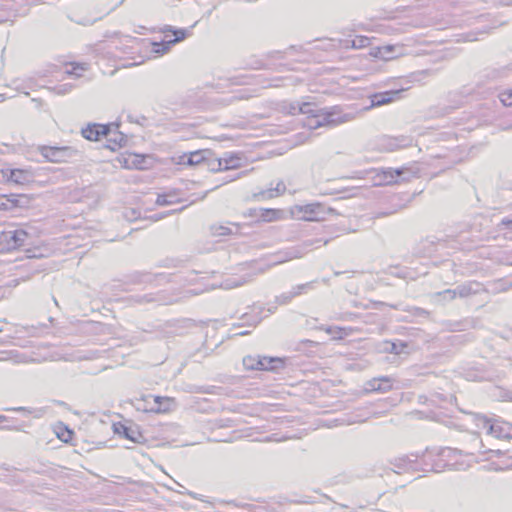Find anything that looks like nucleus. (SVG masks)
Wrapping results in <instances>:
<instances>
[{
    "label": "nucleus",
    "mask_w": 512,
    "mask_h": 512,
    "mask_svg": "<svg viewBox=\"0 0 512 512\" xmlns=\"http://www.w3.org/2000/svg\"><path fill=\"white\" fill-rule=\"evenodd\" d=\"M244 283H245L244 280H241V281L227 280L226 283H225V286H226V288L231 289V288H235V287L241 286Z\"/></svg>",
    "instance_id": "e433bc0d"
},
{
    "label": "nucleus",
    "mask_w": 512,
    "mask_h": 512,
    "mask_svg": "<svg viewBox=\"0 0 512 512\" xmlns=\"http://www.w3.org/2000/svg\"><path fill=\"white\" fill-rule=\"evenodd\" d=\"M313 283L314 282H307V283L299 284V285H296L295 287H293L292 292H293L294 296L297 297L304 293H307L309 290H312Z\"/></svg>",
    "instance_id": "5701e85b"
},
{
    "label": "nucleus",
    "mask_w": 512,
    "mask_h": 512,
    "mask_svg": "<svg viewBox=\"0 0 512 512\" xmlns=\"http://www.w3.org/2000/svg\"><path fill=\"white\" fill-rule=\"evenodd\" d=\"M401 90H390L380 93H375L370 96L371 99V107H379L382 105H386L394 101L399 97Z\"/></svg>",
    "instance_id": "1a4fd4ad"
},
{
    "label": "nucleus",
    "mask_w": 512,
    "mask_h": 512,
    "mask_svg": "<svg viewBox=\"0 0 512 512\" xmlns=\"http://www.w3.org/2000/svg\"><path fill=\"white\" fill-rule=\"evenodd\" d=\"M211 232L217 236H226L232 233L229 227L223 225H213L211 227Z\"/></svg>",
    "instance_id": "a878e982"
},
{
    "label": "nucleus",
    "mask_w": 512,
    "mask_h": 512,
    "mask_svg": "<svg viewBox=\"0 0 512 512\" xmlns=\"http://www.w3.org/2000/svg\"><path fill=\"white\" fill-rule=\"evenodd\" d=\"M243 365L247 370H257L258 369V356H246L243 358Z\"/></svg>",
    "instance_id": "393cba45"
},
{
    "label": "nucleus",
    "mask_w": 512,
    "mask_h": 512,
    "mask_svg": "<svg viewBox=\"0 0 512 512\" xmlns=\"http://www.w3.org/2000/svg\"><path fill=\"white\" fill-rule=\"evenodd\" d=\"M14 410L21 411V410H24V408L23 407H18V408H15Z\"/></svg>",
    "instance_id": "a18cd8bd"
},
{
    "label": "nucleus",
    "mask_w": 512,
    "mask_h": 512,
    "mask_svg": "<svg viewBox=\"0 0 512 512\" xmlns=\"http://www.w3.org/2000/svg\"><path fill=\"white\" fill-rule=\"evenodd\" d=\"M169 31H171L174 35V39L168 41L169 44L178 43L188 36L187 29H173L172 27H169Z\"/></svg>",
    "instance_id": "412c9836"
},
{
    "label": "nucleus",
    "mask_w": 512,
    "mask_h": 512,
    "mask_svg": "<svg viewBox=\"0 0 512 512\" xmlns=\"http://www.w3.org/2000/svg\"><path fill=\"white\" fill-rule=\"evenodd\" d=\"M500 100L504 106H512V89L500 95Z\"/></svg>",
    "instance_id": "2f4dec72"
},
{
    "label": "nucleus",
    "mask_w": 512,
    "mask_h": 512,
    "mask_svg": "<svg viewBox=\"0 0 512 512\" xmlns=\"http://www.w3.org/2000/svg\"><path fill=\"white\" fill-rule=\"evenodd\" d=\"M385 49L390 52L393 48L391 46H387Z\"/></svg>",
    "instance_id": "c03bdc74"
},
{
    "label": "nucleus",
    "mask_w": 512,
    "mask_h": 512,
    "mask_svg": "<svg viewBox=\"0 0 512 512\" xmlns=\"http://www.w3.org/2000/svg\"><path fill=\"white\" fill-rule=\"evenodd\" d=\"M449 292H453V289H446L444 291L436 292L433 294V298L438 299L439 301H451L456 297H452Z\"/></svg>",
    "instance_id": "bb28decb"
},
{
    "label": "nucleus",
    "mask_w": 512,
    "mask_h": 512,
    "mask_svg": "<svg viewBox=\"0 0 512 512\" xmlns=\"http://www.w3.org/2000/svg\"><path fill=\"white\" fill-rule=\"evenodd\" d=\"M114 431L115 433L122 435L134 443L143 444L146 442L145 436L142 434L139 426L136 424L125 425L122 423H117L114 424Z\"/></svg>",
    "instance_id": "20e7f679"
},
{
    "label": "nucleus",
    "mask_w": 512,
    "mask_h": 512,
    "mask_svg": "<svg viewBox=\"0 0 512 512\" xmlns=\"http://www.w3.org/2000/svg\"><path fill=\"white\" fill-rule=\"evenodd\" d=\"M203 166L213 172L224 171L222 158L211 159L207 157V161Z\"/></svg>",
    "instance_id": "a211bd4d"
},
{
    "label": "nucleus",
    "mask_w": 512,
    "mask_h": 512,
    "mask_svg": "<svg viewBox=\"0 0 512 512\" xmlns=\"http://www.w3.org/2000/svg\"><path fill=\"white\" fill-rule=\"evenodd\" d=\"M282 214L281 210L277 209H260L259 214H254L263 222H272L280 218ZM250 215H253L250 213Z\"/></svg>",
    "instance_id": "dca6fc26"
},
{
    "label": "nucleus",
    "mask_w": 512,
    "mask_h": 512,
    "mask_svg": "<svg viewBox=\"0 0 512 512\" xmlns=\"http://www.w3.org/2000/svg\"><path fill=\"white\" fill-rule=\"evenodd\" d=\"M388 173H392L395 180L409 181L412 177H417L418 171L410 167L388 168Z\"/></svg>",
    "instance_id": "9b49d317"
},
{
    "label": "nucleus",
    "mask_w": 512,
    "mask_h": 512,
    "mask_svg": "<svg viewBox=\"0 0 512 512\" xmlns=\"http://www.w3.org/2000/svg\"><path fill=\"white\" fill-rule=\"evenodd\" d=\"M369 42H370V40L368 37L360 36L357 39L352 41V46L354 48H362V47H366L367 45H369Z\"/></svg>",
    "instance_id": "c756f323"
},
{
    "label": "nucleus",
    "mask_w": 512,
    "mask_h": 512,
    "mask_svg": "<svg viewBox=\"0 0 512 512\" xmlns=\"http://www.w3.org/2000/svg\"><path fill=\"white\" fill-rule=\"evenodd\" d=\"M501 223L505 226H509L512 224V218L506 217V218L502 219Z\"/></svg>",
    "instance_id": "4c0bfd02"
},
{
    "label": "nucleus",
    "mask_w": 512,
    "mask_h": 512,
    "mask_svg": "<svg viewBox=\"0 0 512 512\" xmlns=\"http://www.w3.org/2000/svg\"><path fill=\"white\" fill-rule=\"evenodd\" d=\"M389 141L391 142V143L389 144V147H390V149H391V150H394L395 148H397V147L399 146V145H397V144H395V143H394V142H395V140L390 139Z\"/></svg>",
    "instance_id": "58836bf2"
},
{
    "label": "nucleus",
    "mask_w": 512,
    "mask_h": 512,
    "mask_svg": "<svg viewBox=\"0 0 512 512\" xmlns=\"http://www.w3.org/2000/svg\"><path fill=\"white\" fill-rule=\"evenodd\" d=\"M379 185H393L398 183V180L394 179L392 173H388V168L382 170L381 173L378 174Z\"/></svg>",
    "instance_id": "6ab92c4d"
},
{
    "label": "nucleus",
    "mask_w": 512,
    "mask_h": 512,
    "mask_svg": "<svg viewBox=\"0 0 512 512\" xmlns=\"http://www.w3.org/2000/svg\"><path fill=\"white\" fill-rule=\"evenodd\" d=\"M474 286H479V284L468 282L457 286L455 289H453V292L449 293L452 295V297L466 298L478 292Z\"/></svg>",
    "instance_id": "f8f14e48"
},
{
    "label": "nucleus",
    "mask_w": 512,
    "mask_h": 512,
    "mask_svg": "<svg viewBox=\"0 0 512 512\" xmlns=\"http://www.w3.org/2000/svg\"><path fill=\"white\" fill-rule=\"evenodd\" d=\"M234 179H236V177H230L229 179H225L224 181L229 182V181H233Z\"/></svg>",
    "instance_id": "37998d69"
},
{
    "label": "nucleus",
    "mask_w": 512,
    "mask_h": 512,
    "mask_svg": "<svg viewBox=\"0 0 512 512\" xmlns=\"http://www.w3.org/2000/svg\"><path fill=\"white\" fill-rule=\"evenodd\" d=\"M306 126L310 129H317L319 127H322V124L320 122V118L318 116V113L313 114L306 123Z\"/></svg>",
    "instance_id": "c85d7f7f"
},
{
    "label": "nucleus",
    "mask_w": 512,
    "mask_h": 512,
    "mask_svg": "<svg viewBox=\"0 0 512 512\" xmlns=\"http://www.w3.org/2000/svg\"><path fill=\"white\" fill-rule=\"evenodd\" d=\"M406 347L407 345L405 343H400L399 345L396 343H391L388 350L390 353L400 354Z\"/></svg>",
    "instance_id": "473e14b6"
},
{
    "label": "nucleus",
    "mask_w": 512,
    "mask_h": 512,
    "mask_svg": "<svg viewBox=\"0 0 512 512\" xmlns=\"http://www.w3.org/2000/svg\"><path fill=\"white\" fill-rule=\"evenodd\" d=\"M28 233L23 229L0 231V253H7L25 246Z\"/></svg>",
    "instance_id": "f257e3e1"
},
{
    "label": "nucleus",
    "mask_w": 512,
    "mask_h": 512,
    "mask_svg": "<svg viewBox=\"0 0 512 512\" xmlns=\"http://www.w3.org/2000/svg\"><path fill=\"white\" fill-rule=\"evenodd\" d=\"M176 201V195L174 194H160L157 197L156 203L158 205H170Z\"/></svg>",
    "instance_id": "b1692460"
},
{
    "label": "nucleus",
    "mask_w": 512,
    "mask_h": 512,
    "mask_svg": "<svg viewBox=\"0 0 512 512\" xmlns=\"http://www.w3.org/2000/svg\"><path fill=\"white\" fill-rule=\"evenodd\" d=\"M421 74L430 75L431 72L429 70H423V71H421Z\"/></svg>",
    "instance_id": "ea45409f"
},
{
    "label": "nucleus",
    "mask_w": 512,
    "mask_h": 512,
    "mask_svg": "<svg viewBox=\"0 0 512 512\" xmlns=\"http://www.w3.org/2000/svg\"><path fill=\"white\" fill-rule=\"evenodd\" d=\"M488 426V433L494 435L496 437H500L498 433V426L495 424H490L488 420L485 419V427Z\"/></svg>",
    "instance_id": "c9c22d12"
},
{
    "label": "nucleus",
    "mask_w": 512,
    "mask_h": 512,
    "mask_svg": "<svg viewBox=\"0 0 512 512\" xmlns=\"http://www.w3.org/2000/svg\"><path fill=\"white\" fill-rule=\"evenodd\" d=\"M8 181L15 184L25 185L33 181L34 174L31 170L27 169H10L5 173Z\"/></svg>",
    "instance_id": "0eeeda50"
},
{
    "label": "nucleus",
    "mask_w": 512,
    "mask_h": 512,
    "mask_svg": "<svg viewBox=\"0 0 512 512\" xmlns=\"http://www.w3.org/2000/svg\"><path fill=\"white\" fill-rule=\"evenodd\" d=\"M399 461V464H398V467L399 468H407L414 460L410 458V456H403L401 458L398 459Z\"/></svg>",
    "instance_id": "f704fd0d"
},
{
    "label": "nucleus",
    "mask_w": 512,
    "mask_h": 512,
    "mask_svg": "<svg viewBox=\"0 0 512 512\" xmlns=\"http://www.w3.org/2000/svg\"><path fill=\"white\" fill-rule=\"evenodd\" d=\"M132 299L135 303H138L140 305L149 303L167 304V302L163 298V295L159 293L156 295L145 294L140 296H134Z\"/></svg>",
    "instance_id": "2eb2a0df"
},
{
    "label": "nucleus",
    "mask_w": 512,
    "mask_h": 512,
    "mask_svg": "<svg viewBox=\"0 0 512 512\" xmlns=\"http://www.w3.org/2000/svg\"><path fill=\"white\" fill-rule=\"evenodd\" d=\"M392 389V379L387 376L373 378L366 382L365 390L367 392L385 393Z\"/></svg>",
    "instance_id": "6e6552de"
},
{
    "label": "nucleus",
    "mask_w": 512,
    "mask_h": 512,
    "mask_svg": "<svg viewBox=\"0 0 512 512\" xmlns=\"http://www.w3.org/2000/svg\"><path fill=\"white\" fill-rule=\"evenodd\" d=\"M78 70H80V71L86 70L85 64H76L75 66H73L72 70H68L67 73L71 74V75H75L76 77H80L81 74L78 72Z\"/></svg>",
    "instance_id": "72a5a7b5"
},
{
    "label": "nucleus",
    "mask_w": 512,
    "mask_h": 512,
    "mask_svg": "<svg viewBox=\"0 0 512 512\" xmlns=\"http://www.w3.org/2000/svg\"><path fill=\"white\" fill-rule=\"evenodd\" d=\"M207 155H210L209 150H198L183 154L180 157V164L188 166H203L207 161Z\"/></svg>",
    "instance_id": "423d86ee"
},
{
    "label": "nucleus",
    "mask_w": 512,
    "mask_h": 512,
    "mask_svg": "<svg viewBox=\"0 0 512 512\" xmlns=\"http://www.w3.org/2000/svg\"><path fill=\"white\" fill-rule=\"evenodd\" d=\"M299 210L303 212V219L306 221H322L325 219L327 211L320 203H311L299 207ZM331 209L328 210L330 212Z\"/></svg>",
    "instance_id": "39448f33"
},
{
    "label": "nucleus",
    "mask_w": 512,
    "mask_h": 512,
    "mask_svg": "<svg viewBox=\"0 0 512 512\" xmlns=\"http://www.w3.org/2000/svg\"><path fill=\"white\" fill-rule=\"evenodd\" d=\"M317 113L322 126L333 127L332 123L335 122L334 120H331L333 113H329L328 109H317Z\"/></svg>",
    "instance_id": "aec40b11"
},
{
    "label": "nucleus",
    "mask_w": 512,
    "mask_h": 512,
    "mask_svg": "<svg viewBox=\"0 0 512 512\" xmlns=\"http://www.w3.org/2000/svg\"><path fill=\"white\" fill-rule=\"evenodd\" d=\"M293 298H295L292 290L289 292L282 293L276 297V302L280 305L288 304Z\"/></svg>",
    "instance_id": "cd10ccee"
},
{
    "label": "nucleus",
    "mask_w": 512,
    "mask_h": 512,
    "mask_svg": "<svg viewBox=\"0 0 512 512\" xmlns=\"http://www.w3.org/2000/svg\"><path fill=\"white\" fill-rule=\"evenodd\" d=\"M40 155L47 162L64 163L77 156L78 151L70 146H39Z\"/></svg>",
    "instance_id": "f03ea898"
},
{
    "label": "nucleus",
    "mask_w": 512,
    "mask_h": 512,
    "mask_svg": "<svg viewBox=\"0 0 512 512\" xmlns=\"http://www.w3.org/2000/svg\"><path fill=\"white\" fill-rule=\"evenodd\" d=\"M112 133V125L89 124L81 130L82 136L90 141H98L101 136L108 138L109 142H114L115 145L121 147L125 142L122 134L117 135L115 138L110 137Z\"/></svg>",
    "instance_id": "7ed1b4c3"
},
{
    "label": "nucleus",
    "mask_w": 512,
    "mask_h": 512,
    "mask_svg": "<svg viewBox=\"0 0 512 512\" xmlns=\"http://www.w3.org/2000/svg\"><path fill=\"white\" fill-rule=\"evenodd\" d=\"M5 420H6V417H5V416H3V415H0V423H2V422H3V421H5Z\"/></svg>",
    "instance_id": "79ce46f5"
},
{
    "label": "nucleus",
    "mask_w": 512,
    "mask_h": 512,
    "mask_svg": "<svg viewBox=\"0 0 512 512\" xmlns=\"http://www.w3.org/2000/svg\"><path fill=\"white\" fill-rule=\"evenodd\" d=\"M153 401L155 403V406H152L150 408L151 411L160 413V412H166L168 410V406L164 405V404L168 403V401H169L168 398H164V397H160V396H155V397H153Z\"/></svg>",
    "instance_id": "f3484780"
},
{
    "label": "nucleus",
    "mask_w": 512,
    "mask_h": 512,
    "mask_svg": "<svg viewBox=\"0 0 512 512\" xmlns=\"http://www.w3.org/2000/svg\"><path fill=\"white\" fill-rule=\"evenodd\" d=\"M329 113H333V116L331 117V120H334L335 122L332 123V126L335 127L339 124L349 122L354 119V114L352 113H343L341 108L339 106H334L331 108H328Z\"/></svg>",
    "instance_id": "9d476101"
},
{
    "label": "nucleus",
    "mask_w": 512,
    "mask_h": 512,
    "mask_svg": "<svg viewBox=\"0 0 512 512\" xmlns=\"http://www.w3.org/2000/svg\"><path fill=\"white\" fill-rule=\"evenodd\" d=\"M142 281H143L142 279L135 280V282H137V283H141Z\"/></svg>",
    "instance_id": "49530a36"
},
{
    "label": "nucleus",
    "mask_w": 512,
    "mask_h": 512,
    "mask_svg": "<svg viewBox=\"0 0 512 512\" xmlns=\"http://www.w3.org/2000/svg\"><path fill=\"white\" fill-rule=\"evenodd\" d=\"M286 191V185L283 181H279L274 188H269L267 190H263L256 194L255 196L262 199H272L274 197L282 195Z\"/></svg>",
    "instance_id": "4468645a"
},
{
    "label": "nucleus",
    "mask_w": 512,
    "mask_h": 512,
    "mask_svg": "<svg viewBox=\"0 0 512 512\" xmlns=\"http://www.w3.org/2000/svg\"><path fill=\"white\" fill-rule=\"evenodd\" d=\"M224 171L236 169L240 166V158L231 156L229 158H222Z\"/></svg>",
    "instance_id": "4be33fe9"
},
{
    "label": "nucleus",
    "mask_w": 512,
    "mask_h": 512,
    "mask_svg": "<svg viewBox=\"0 0 512 512\" xmlns=\"http://www.w3.org/2000/svg\"><path fill=\"white\" fill-rule=\"evenodd\" d=\"M299 112L302 113V114H308V115H313L315 113H317V110L313 109L312 108V105L310 103H302L301 105H299Z\"/></svg>",
    "instance_id": "7c9ffc66"
},
{
    "label": "nucleus",
    "mask_w": 512,
    "mask_h": 512,
    "mask_svg": "<svg viewBox=\"0 0 512 512\" xmlns=\"http://www.w3.org/2000/svg\"><path fill=\"white\" fill-rule=\"evenodd\" d=\"M189 495H190L192 498H194V499H198V497L196 496V494H195V493L190 492V493H189Z\"/></svg>",
    "instance_id": "a19ab883"
},
{
    "label": "nucleus",
    "mask_w": 512,
    "mask_h": 512,
    "mask_svg": "<svg viewBox=\"0 0 512 512\" xmlns=\"http://www.w3.org/2000/svg\"><path fill=\"white\" fill-rule=\"evenodd\" d=\"M281 366H283V361L280 358L258 356L257 370H275Z\"/></svg>",
    "instance_id": "ddd939ff"
}]
</instances>
